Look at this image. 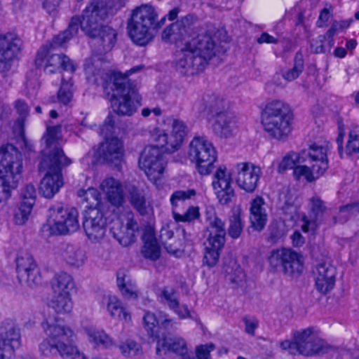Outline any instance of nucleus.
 I'll use <instances>...</instances> for the list:
<instances>
[{"instance_id": "nucleus-1", "label": "nucleus", "mask_w": 359, "mask_h": 359, "mask_svg": "<svg viewBox=\"0 0 359 359\" xmlns=\"http://www.w3.org/2000/svg\"><path fill=\"white\" fill-rule=\"evenodd\" d=\"M60 129V126H48L42 138L46 149L39 165V172L43 175L39 192L48 199L53 198L64 185L62 168L72 163L59 145Z\"/></svg>"}, {"instance_id": "nucleus-2", "label": "nucleus", "mask_w": 359, "mask_h": 359, "mask_svg": "<svg viewBox=\"0 0 359 359\" xmlns=\"http://www.w3.org/2000/svg\"><path fill=\"white\" fill-rule=\"evenodd\" d=\"M107 14L106 0H92L83 11L82 20L79 17L72 18L67 29L58 34L56 42L60 44L67 42L78 33L81 27L87 35L100 41L104 50H111L116 42V32L104 25Z\"/></svg>"}, {"instance_id": "nucleus-3", "label": "nucleus", "mask_w": 359, "mask_h": 359, "mask_svg": "<svg viewBox=\"0 0 359 359\" xmlns=\"http://www.w3.org/2000/svg\"><path fill=\"white\" fill-rule=\"evenodd\" d=\"M220 51L219 46L210 33L201 31L197 37L188 40L176 55L175 66L185 74H194L204 69L209 61Z\"/></svg>"}, {"instance_id": "nucleus-4", "label": "nucleus", "mask_w": 359, "mask_h": 359, "mask_svg": "<svg viewBox=\"0 0 359 359\" xmlns=\"http://www.w3.org/2000/svg\"><path fill=\"white\" fill-rule=\"evenodd\" d=\"M42 327L47 335V339L39 346L43 355H47L55 351L62 359H86L83 353L69 342L73 332L62 320L49 318L42 323Z\"/></svg>"}, {"instance_id": "nucleus-5", "label": "nucleus", "mask_w": 359, "mask_h": 359, "mask_svg": "<svg viewBox=\"0 0 359 359\" xmlns=\"http://www.w3.org/2000/svg\"><path fill=\"white\" fill-rule=\"evenodd\" d=\"M194 107L198 111L206 109L214 113L210 121L212 130L221 137L227 138L232 136L237 128V117L229 109V104L222 97L208 92L200 96L194 103Z\"/></svg>"}, {"instance_id": "nucleus-6", "label": "nucleus", "mask_w": 359, "mask_h": 359, "mask_svg": "<svg viewBox=\"0 0 359 359\" xmlns=\"http://www.w3.org/2000/svg\"><path fill=\"white\" fill-rule=\"evenodd\" d=\"M23 171V158L11 144L0 146V203L7 201Z\"/></svg>"}, {"instance_id": "nucleus-7", "label": "nucleus", "mask_w": 359, "mask_h": 359, "mask_svg": "<svg viewBox=\"0 0 359 359\" xmlns=\"http://www.w3.org/2000/svg\"><path fill=\"white\" fill-rule=\"evenodd\" d=\"M158 13L151 4H143L132 10L128 20L129 36L137 44L144 46L154 36V29Z\"/></svg>"}, {"instance_id": "nucleus-8", "label": "nucleus", "mask_w": 359, "mask_h": 359, "mask_svg": "<svg viewBox=\"0 0 359 359\" xmlns=\"http://www.w3.org/2000/svg\"><path fill=\"white\" fill-rule=\"evenodd\" d=\"M188 132V126L183 120L168 116L150 132V138L157 147L172 153L181 147Z\"/></svg>"}, {"instance_id": "nucleus-9", "label": "nucleus", "mask_w": 359, "mask_h": 359, "mask_svg": "<svg viewBox=\"0 0 359 359\" xmlns=\"http://www.w3.org/2000/svg\"><path fill=\"white\" fill-rule=\"evenodd\" d=\"M280 345L282 349L290 354L304 356L323 354L329 348L328 344L320 337L319 330L315 327L296 330L292 334V340L285 339Z\"/></svg>"}, {"instance_id": "nucleus-10", "label": "nucleus", "mask_w": 359, "mask_h": 359, "mask_svg": "<svg viewBox=\"0 0 359 359\" xmlns=\"http://www.w3.org/2000/svg\"><path fill=\"white\" fill-rule=\"evenodd\" d=\"M291 114L289 106L280 100L269 102L262 115V125L271 137L282 140L291 132Z\"/></svg>"}, {"instance_id": "nucleus-11", "label": "nucleus", "mask_w": 359, "mask_h": 359, "mask_svg": "<svg viewBox=\"0 0 359 359\" xmlns=\"http://www.w3.org/2000/svg\"><path fill=\"white\" fill-rule=\"evenodd\" d=\"M328 144H313L303 151V160L294 168V176L297 180L311 182L321 177L328 168Z\"/></svg>"}, {"instance_id": "nucleus-12", "label": "nucleus", "mask_w": 359, "mask_h": 359, "mask_svg": "<svg viewBox=\"0 0 359 359\" xmlns=\"http://www.w3.org/2000/svg\"><path fill=\"white\" fill-rule=\"evenodd\" d=\"M139 69V67H133L126 76L120 72H114L110 77L113 85L111 104L114 111L118 115L131 116L136 111L137 107L132 101L135 98V91L131 87L127 76Z\"/></svg>"}, {"instance_id": "nucleus-13", "label": "nucleus", "mask_w": 359, "mask_h": 359, "mask_svg": "<svg viewBox=\"0 0 359 359\" xmlns=\"http://www.w3.org/2000/svg\"><path fill=\"white\" fill-rule=\"evenodd\" d=\"M187 156L201 175H209L217 161V151L205 136H194L188 146Z\"/></svg>"}, {"instance_id": "nucleus-14", "label": "nucleus", "mask_w": 359, "mask_h": 359, "mask_svg": "<svg viewBox=\"0 0 359 359\" xmlns=\"http://www.w3.org/2000/svg\"><path fill=\"white\" fill-rule=\"evenodd\" d=\"M79 211L74 207L56 205L48 210V219L43 231L50 235H66L76 232L80 227Z\"/></svg>"}, {"instance_id": "nucleus-15", "label": "nucleus", "mask_w": 359, "mask_h": 359, "mask_svg": "<svg viewBox=\"0 0 359 359\" xmlns=\"http://www.w3.org/2000/svg\"><path fill=\"white\" fill-rule=\"evenodd\" d=\"M207 241L205 247L203 264L211 268L216 265L219 260L220 251L225 243V225L222 219L215 215L208 217Z\"/></svg>"}, {"instance_id": "nucleus-16", "label": "nucleus", "mask_w": 359, "mask_h": 359, "mask_svg": "<svg viewBox=\"0 0 359 359\" xmlns=\"http://www.w3.org/2000/svg\"><path fill=\"white\" fill-rule=\"evenodd\" d=\"M56 36L52 43L43 46L37 53L35 64L39 67H43L48 74L57 72L60 68L65 71L73 72L76 70V66L72 60L64 55L55 54L54 50L65 43L56 42Z\"/></svg>"}, {"instance_id": "nucleus-17", "label": "nucleus", "mask_w": 359, "mask_h": 359, "mask_svg": "<svg viewBox=\"0 0 359 359\" xmlns=\"http://www.w3.org/2000/svg\"><path fill=\"white\" fill-rule=\"evenodd\" d=\"M196 21L194 15L189 14L180 20L166 27L162 32L161 38L163 41L177 46L185 43L188 40L191 41L192 37H197L201 31L208 32L203 28H192L191 25Z\"/></svg>"}, {"instance_id": "nucleus-18", "label": "nucleus", "mask_w": 359, "mask_h": 359, "mask_svg": "<svg viewBox=\"0 0 359 359\" xmlns=\"http://www.w3.org/2000/svg\"><path fill=\"white\" fill-rule=\"evenodd\" d=\"M158 147L157 145L146 147L140 154L138 161L140 168L156 185L163 176L165 166Z\"/></svg>"}, {"instance_id": "nucleus-19", "label": "nucleus", "mask_w": 359, "mask_h": 359, "mask_svg": "<svg viewBox=\"0 0 359 359\" xmlns=\"http://www.w3.org/2000/svg\"><path fill=\"white\" fill-rule=\"evenodd\" d=\"M211 186L219 203L227 205L235 196L232 174L224 164L219 165L212 176Z\"/></svg>"}, {"instance_id": "nucleus-20", "label": "nucleus", "mask_w": 359, "mask_h": 359, "mask_svg": "<svg viewBox=\"0 0 359 359\" xmlns=\"http://www.w3.org/2000/svg\"><path fill=\"white\" fill-rule=\"evenodd\" d=\"M83 229L90 242L100 243L107 231V217L99 208H90L86 211L83 222Z\"/></svg>"}, {"instance_id": "nucleus-21", "label": "nucleus", "mask_w": 359, "mask_h": 359, "mask_svg": "<svg viewBox=\"0 0 359 359\" xmlns=\"http://www.w3.org/2000/svg\"><path fill=\"white\" fill-rule=\"evenodd\" d=\"M270 265L276 269L282 267L285 273H299L303 269V257L291 249L273 250L269 258Z\"/></svg>"}, {"instance_id": "nucleus-22", "label": "nucleus", "mask_w": 359, "mask_h": 359, "mask_svg": "<svg viewBox=\"0 0 359 359\" xmlns=\"http://www.w3.org/2000/svg\"><path fill=\"white\" fill-rule=\"evenodd\" d=\"M137 224L134 220V214L130 210H124L113 222L111 231L119 243L125 246L129 245L135 241Z\"/></svg>"}, {"instance_id": "nucleus-23", "label": "nucleus", "mask_w": 359, "mask_h": 359, "mask_svg": "<svg viewBox=\"0 0 359 359\" xmlns=\"http://www.w3.org/2000/svg\"><path fill=\"white\" fill-rule=\"evenodd\" d=\"M234 168L237 186L247 193L254 192L262 174L261 168L251 162H240Z\"/></svg>"}, {"instance_id": "nucleus-24", "label": "nucleus", "mask_w": 359, "mask_h": 359, "mask_svg": "<svg viewBox=\"0 0 359 359\" xmlns=\"http://www.w3.org/2000/svg\"><path fill=\"white\" fill-rule=\"evenodd\" d=\"M96 156L103 163L120 167L125 158L123 142L116 137L106 139L100 144Z\"/></svg>"}, {"instance_id": "nucleus-25", "label": "nucleus", "mask_w": 359, "mask_h": 359, "mask_svg": "<svg viewBox=\"0 0 359 359\" xmlns=\"http://www.w3.org/2000/svg\"><path fill=\"white\" fill-rule=\"evenodd\" d=\"M21 39L15 33L0 34V72L6 73L12 66L13 60L20 51Z\"/></svg>"}, {"instance_id": "nucleus-26", "label": "nucleus", "mask_w": 359, "mask_h": 359, "mask_svg": "<svg viewBox=\"0 0 359 359\" xmlns=\"http://www.w3.org/2000/svg\"><path fill=\"white\" fill-rule=\"evenodd\" d=\"M99 190L102 198L112 207L118 208L125 203L123 184L118 179L104 177L99 184Z\"/></svg>"}, {"instance_id": "nucleus-27", "label": "nucleus", "mask_w": 359, "mask_h": 359, "mask_svg": "<svg viewBox=\"0 0 359 359\" xmlns=\"http://www.w3.org/2000/svg\"><path fill=\"white\" fill-rule=\"evenodd\" d=\"M316 289L326 294L331 291L335 285L336 269L327 260L321 261L313 270Z\"/></svg>"}, {"instance_id": "nucleus-28", "label": "nucleus", "mask_w": 359, "mask_h": 359, "mask_svg": "<svg viewBox=\"0 0 359 359\" xmlns=\"http://www.w3.org/2000/svg\"><path fill=\"white\" fill-rule=\"evenodd\" d=\"M16 270L19 278L29 284H38L41 281L39 271L28 252L20 251L18 254Z\"/></svg>"}, {"instance_id": "nucleus-29", "label": "nucleus", "mask_w": 359, "mask_h": 359, "mask_svg": "<svg viewBox=\"0 0 359 359\" xmlns=\"http://www.w3.org/2000/svg\"><path fill=\"white\" fill-rule=\"evenodd\" d=\"M20 346V334L14 323L4 322L0 327V359Z\"/></svg>"}, {"instance_id": "nucleus-30", "label": "nucleus", "mask_w": 359, "mask_h": 359, "mask_svg": "<svg viewBox=\"0 0 359 359\" xmlns=\"http://www.w3.org/2000/svg\"><path fill=\"white\" fill-rule=\"evenodd\" d=\"M168 352L175 353L182 359H194L189 352L186 340L181 337L170 339L163 337L157 341L156 354L164 356Z\"/></svg>"}, {"instance_id": "nucleus-31", "label": "nucleus", "mask_w": 359, "mask_h": 359, "mask_svg": "<svg viewBox=\"0 0 359 359\" xmlns=\"http://www.w3.org/2000/svg\"><path fill=\"white\" fill-rule=\"evenodd\" d=\"M309 206L311 209L309 215H303L299 223L300 227L304 233L316 231L318 226V217L325 209L323 201L316 197L311 199Z\"/></svg>"}, {"instance_id": "nucleus-32", "label": "nucleus", "mask_w": 359, "mask_h": 359, "mask_svg": "<svg viewBox=\"0 0 359 359\" xmlns=\"http://www.w3.org/2000/svg\"><path fill=\"white\" fill-rule=\"evenodd\" d=\"M101 305L105 307L109 314L113 318L123 320L126 323L131 321V314L124 306L121 300L113 294H107L103 297Z\"/></svg>"}, {"instance_id": "nucleus-33", "label": "nucleus", "mask_w": 359, "mask_h": 359, "mask_svg": "<svg viewBox=\"0 0 359 359\" xmlns=\"http://www.w3.org/2000/svg\"><path fill=\"white\" fill-rule=\"evenodd\" d=\"M250 222L257 231H262L267 222V213L264 199L259 196L255 197L250 202Z\"/></svg>"}, {"instance_id": "nucleus-34", "label": "nucleus", "mask_w": 359, "mask_h": 359, "mask_svg": "<svg viewBox=\"0 0 359 359\" xmlns=\"http://www.w3.org/2000/svg\"><path fill=\"white\" fill-rule=\"evenodd\" d=\"M60 256L68 265L76 268L82 266L87 259V255L83 249L72 245L64 246Z\"/></svg>"}, {"instance_id": "nucleus-35", "label": "nucleus", "mask_w": 359, "mask_h": 359, "mask_svg": "<svg viewBox=\"0 0 359 359\" xmlns=\"http://www.w3.org/2000/svg\"><path fill=\"white\" fill-rule=\"evenodd\" d=\"M144 327L149 336L157 339H161V330L162 328L167 329L172 327L174 322L171 319L164 318L163 320H157L156 316L150 312L146 313L144 316Z\"/></svg>"}, {"instance_id": "nucleus-36", "label": "nucleus", "mask_w": 359, "mask_h": 359, "mask_svg": "<svg viewBox=\"0 0 359 359\" xmlns=\"http://www.w3.org/2000/svg\"><path fill=\"white\" fill-rule=\"evenodd\" d=\"M129 201L134 208L141 215H149L153 212L151 201L146 197L142 190L132 187L129 190Z\"/></svg>"}, {"instance_id": "nucleus-37", "label": "nucleus", "mask_w": 359, "mask_h": 359, "mask_svg": "<svg viewBox=\"0 0 359 359\" xmlns=\"http://www.w3.org/2000/svg\"><path fill=\"white\" fill-rule=\"evenodd\" d=\"M83 330L88 341L95 346L109 348L114 344L112 339L104 330L97 329L93 325L83 327Z\"/></svg>"}, {"instance_id": "nucleus-38", "label": "nucleus", "mask_w": 359, "mask_h": 359, "mask_svg": "<svg viewBox=\"0 0 359 359\" xmlns=\"http://www.w3.org/2000/svg\"><path fill=\"white\" fill-rule=\"evenodd\" d=\"M228 233L233 239L238 238L243 230V211L240 206L233 207L228 219Z\"/></svg>"}, {"instance_id": "nucleus-39", "label": "nucleus", "mask_w": 359, "mask_h": 359, "mask_svg": "<svg viewBox=\"0 0 359 359\" xmlns=\"http://www.w3.org/2000/svg\"><path fill=\"white\" fill-rule=\"evenodd\" d=\"M74 288V282L71 275L66 272L57 273L52 283L53 294H70Z\"/></svg>"}, {"instance_id": "nucleus-40", "label": "nucleus", "mask_w": 359, "mask_h": 359, "mask_svg": "<svg viewBox=\"0 0 359 359\" xmlns=\"http://www.w3.org/2000/svg\"><path fill=\"white\" fill-rule=\"evenodd\" d=\"M117 285L122 295L128 299H136L138 297V292L135 284L127 277L124 270H119L117 272Z\"/></svg>"}, {"instance_id": "nucleus-41", "label": "nucleus", "mask_w": 359, "mask_h": 359, "mask_svg": "<svg viewBox=\"0 0 359 359\" xmlns=\"http://www.w3.org/2000/svg\"><path fill=\"white\" fill-rule=\"evenodd\" d=\"M144 246L142 254L146 258L156 260L159 258L161 250L156 239L154 232L151 230L146 232L143 236Z\"/></svg>"}, {"instance_id": "nucleus-42", "label": "nucleus", "mask_w": 359, "mask_h": 359, "mask_svg": "<svg viewBox=\"0 0 359 359\" xmlns=\"http://www.w3.org/2000/svg\"><path fill=\"white\" fill-rule=\"evenodd\" d=\"M51 305L54 310L57 313H69L73 309V302L71 294H53Z\"/></svg>"}, {"instance_id": "nucleus-43", "label": "nucleus", "mask_w": 359, "mask_h": 359, "mask_svg": "<svg viewBox=\"0 0 359 359\" xmlns=\"http://www.w3.org/2000/svg\"><path fill=\"white\" fill-rule=\"evenodd\" d=\"M196 191L194 189L177 190L174 191L170 198L172 215H174V212H177V208L179 207L181 203L193 198L196 196Z\"/></svg>"}, {"instance_id": "nucleus-44", "label": "nucleus", "mask_w": 359, "mask_h": 359, "mask_svg": "<svg viewBox=\"0 0 359 359\" xmlns=\"http://www.w3.org/2000/svg\"><path fill=\"white\" fill-rule=\"evenodd\" d=\"M78 196L90 205L95 203L97 204V208L102 205V211L104 210V205L100 201V197L102 196L100 190L97 191L94 187H89L86 190L81 189L78 192Z\"/></svg>"}, {"instance_id": "nucleus-45", "label": "nucleus", "mask_w": 359, "mask_h": 359, "mask_svg": "<svg viewBox=\"0 0 359 359\" xmlns=\"http://www.w3.org/2000/svg\"><path fill=\"white\" fill-rule=\"evenodd\" d=\"M303 160V151L301 154L290 153L283 158L278 164V171L283 172L287 169H293Z\"/></svg>"}, {"instance_id": "nucleus-46", "label": "nucleus", "mask_w": 359, "mask_h": 359, "mask_svg": "<svg viewBox=\"0 0 359 359\" xmlns=\"http://www.w3.org/2000/svg\"><path fill=\"white\" fill-rule=\"evenodd\" d=\"M34 206L20 202L13 215V222L16 225H24L29 219Z\"/></svg>"}, {"instance_id": "nucleus-47", "label": "nucleus", "mask_w": 359, "mask_h": 359, "mask_svg": "<svg viewBox=\"0 0 359 359\" xmlns=\"http://www.w3.org/2000/svg\"><path fill=\"white\" fill-rule=\"evenodd\" d=\"M14 107L17 112L20 114V118L16 121L13 126V130L16 134L21 135L23 134L24 131V118L28 114L29 109L25 102L21 100H16Z\"/></svg>"}, {"instance_id": "nucleus-48", "label": "nucleus", "mask_w": 359, "mask_h": 359, "mask_svg": "<svg viewBox=\"0 0 359 359\" xmlns=\"http://www.w3.org/2000/svg\"><path fill=\"white\" fill-rule=\"evenodd\" d=\"M359 152V128L354 126L348 133L345 153L348 155Z\"/></svg>"}, {"instance_id": "nucleus-49", "label": "nucleus", "mask_w": 359, "mask_h": 359, "mask_svg": "<svg viewBox=\"0 0 359 359\" xmlns=\"http://www.w3.org/2000/svg\"><path fill=\"white\" fill-rule=\"evenodd\" d=\"M158 297L162 303L165 304L170 309L177 306L178 299L176 292L172 287H165L158 293Z\"/></svg>"}, {"instance_id": "nucleus-50", "label": "nucleus", "mask_w": 359, "mask_h": 359, "mask_svg": "<svg viewBox=\"0 0 359 359\" xmlns=\"http://www.w3.org/2000/svg\"><path fill=\"white\" fill-rule=\"evenodd\" d=\"M72 82L71 80L67 81H62V86L58 90L56 100H53V102H57L64 105L67 104L72 99Z\"/></svg>"}, {"instance_id": "nucleus-51", "label": "nucleus", "mask_w": 359, "mask_h": 359, "mask_svg": "<svg viewBox=\"0 0 359 359\" xmlns=\"http://www.w3.org/2000/svg\"><path fill=\"white\" fill-rule=\"evenodd\" d=\"M200 217V212L198 207L191 206L186 212L183 215L174 212L173 218L176 222H190L195 220Z\"/></svg>"}, {"instance_id": "nucleus-52", "label": "nucleus", "mask_w": 359, "mask_h": 359, "mask_svg": "<svg viewBox=\"0 0 359 359\" xmlns=\"http://www.w3.org/2000/svg\"><path fill=\"white\" fill-rule=\"evenodd\" d=\"M304 69V62L302 58L298 57L297 56L295 57L294 64L292 69L285 72L283 76V78L288 81H292L297 78L299 77V74L302 73Z\"/></svg>"}, {"instance_id": "nucleus-53", "label": "nucleus", "mask_w": 359, "mask_h": 359, "mask_svg": "<svg viewBox=\"0 0 359 359\" xmlns=\"http://www.w3.org/2000/svg\"><path fill=\"white\" fill-rule=\"evenodd\" d=\"M225 273H226V278L236 284H239L245 277L243 270L234 262H232L231 271H229V269H226Z\"/></svg>"}, {"instance_id": "nucleus-54", "label": "nucleus", "mask_w": 359, "mask_h": 359, "mask_svg": "<svg viewBox=\"0 0 359 359\" xmlns=\"http://www.w3.org/2000/svg\"><path fill=\"white\" fill-rule=\"evenodd\" d=\"M22 201L20 202L34 206L36 202V189L33 184L26 185L22 190Z\"/></svg>"}, {"instance_id": "nucleus-55", "label": "nucleus", "mask_w": 359, "mask_h": 359, "mask_svg": "<svg viewBox=\"0 0 359 359\" xmlns=\"http://www.w3.org/2000/svg\"><path fill=\"white\" fill-rule=\"evenodd\" d=\"M359 213L358 204L348 205L341 208L339 212V220L340 222H346L351 216H357Z\"/></svg>"}, {"instance_id": "nucleus-56", "label": "nucleus", "mask_w": 359, "mask_h": 359, "mask_svg": "<svg viewBox=\"0 0 359 359\" xmlns=\"http://www.w3.org/2000/svg\"><path fill=\"white\" fill-rule=\"evenodd\" d=\"M215 348L212 343L197 346L195 353L197 359H210V353Z\"/></svg>"}, {"instance_id": "nucleus-57", "label": "nucleus", "mask_w": 359, "mask_h": 359, "mask_svg": "<svg viewBox=\"0 0 359 359\" xmlns=\"http://www.w3.org/2000/svg\"><path fill=\"white\" fill-rule=\"evenodd\" d=\"M121 353L124 355H135L140 351V346L132 340H127L120 345Z\"/></svg>"}, {"instance_id": "nucleus-58", "label": "nucleus", "mask_w": 359, "mask_h": 359, "mask_svg": "<svg viewBox=\"0 0 359 359\" xmlns=\"http://www.w3.org/2000/svg\"><path fill=\"white\" fill-rule=\"evenodd\" d=\"M325 36L320 35L316 39H313L311 43V51L314 53H322L325 50L324 41Z\"/></svg>"}, {"instance_id": "nucleus-59", "label": "nucleus", "mask_w": 359, "mask_h": 359, "mask_svg": "<svg viewBox=\"0 0 359 359\" xmlns=\"http://www.w3.org/2000/svg\"><path fill=\"white\" fill-rule=\"evenodd\" d=\"M243 322L245 325V332L250 335H255V330L259 325L258 320L255 318H244Z\"/></svg>"}, {"instance_id": "nucleus-60", "label": "nucleus", "mask_w": 359, "mask_h": 359, "mask_svg": "<svg viewBox=\"0 0 359 359\" xmlns=\"http://www.w3.org/2000/svg\"><path fill=\"white\" fill-rule=\"evenodd\" d=\"M114 116L111 114H109L105 119L101 128V134L103 135H107L109 133H111L114 129Z\"/></svg>"}, {"instance_id": "nucleus-61", "label": "nucleus", "mask_w": 359, "mask_h": 359, "mask_svg": "<svg viewBox=\"0 0 359 359\" xmlns=\"http://www.w3.org/2000/svg\"><path fill=\"white\" fill-rule=\"evenodd\" d=\"M43 8L48 13H52L57 11L61 0H41Z\"/></svg>"}, {"instance_id": "nucleus-62", "label": "nucleus", "mask_w": 359, "mask_h": 359, "mask_svg": "<svg viewBox=\"0 0 359 359\" xmlns=\"http://www.w3.org/2000/svg\"><path fill=\"white\" fill-rule=\"evenodd\" d=\"M170 309H172L180 318L184 319L191 316L190 311L188 307L186 305H180L179 302H177V306H176V307L171 308Z\"/></svg>"}, {"instance_id": "nucleus-63", "label": "nucleus", "mask_w": 359, "mask_h": 359, "mask_svg": "<svg viewBox=\"0 0 359 359\" xmlns=\"http://www.w3.org/2000/svg\"><path fill=\"white\" fill-rule=\"evenodd\" d=\"M331 17V13L329 9L325 8L322 10L320 13L318 20L317 21V25L319 27H324L326 23L328 22L329 19Z\"/></svg>"}, {"instance_id": "nucleus-64", "label": "nucleus", "mask_w": 359, "mask_h": 359, "mask_svg": "<svg viewBox=\"0 0 359 359\" xmlns=\"http://www.w3.org/2000/svg\"><path fill=\"white\" fill-rule=\"evenodd\" d=\"M292 244L294 246L299 247L302 246L304 243V238L302 236V234L296 231L291 236Z\"/></svg>"}]
</instances>
